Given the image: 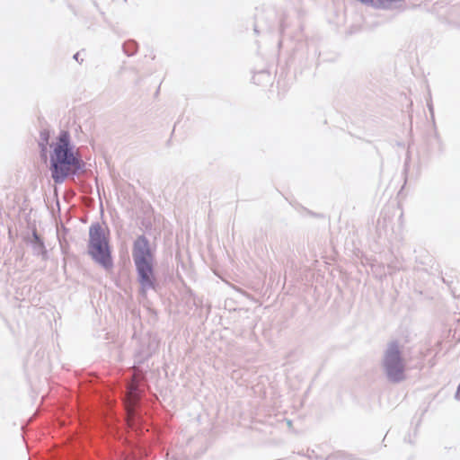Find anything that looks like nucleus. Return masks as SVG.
Listing matches in <instances>:
<instances>
[{
    "label": "nucleus",
    "mask_w": 460,
    "mask_h": 460,
    "mask_svg": "<svg viewBox=\"0 0 460 460\" xmlns=\"http://www.w3.org/2000/svg\"><path fill=\"white\" fill-rule=\"evenodd\" d=\"M89 253L106 269H111L112 260L111 256L108 234L100 225H93L89 231Z\"/></svg>",
    "instance_id": "f03ea898"
},
{
    "label": "nucleus",
    "mask_w": 460,
    "mask_h": 460,
    "mask_svg": "<svg viewBox=\"0 0 460 460\" xmlns=\"http://www.w3.org/2000/svg\"><path fill=\"white\" fill-rule=\"evenodd\" d=\"M138 400L139 392L137 389V385L136 383V377H134L131 384L128 387V393L125 400V407L128 414V424L130 427L133 426L134 407L136 406Z\"/></svg>",
    "instance_id": "39448f33"
},
{
    "label": "nucleus",
    "mask_w": 460,
    "mask_h": 460,
    "mask_svg": "<svg viewBox=\"0 0 460 460\" xmlns=\"http://www.w3.org/2000/svg\"><path fill=\"white\" fill-rule=\"evenodd\" d=\"M50 170L55 182L63 181L70 173L81 167V160L76 150L70 145L69 134L62 131L52 146Z\"/></svg>",
    "instance_id": "f257e3e1"
},
{
    "label": "nucleus",
    "mask_w": 460,
    "mask_h": 460,
    "mask_svg": "<svg viewBox=\"0 0 460 460\" xmlns=\"http://www.w3.org/2000/svg\"><path fill=\"white\" fill-rule=\"evenodd\" d=\"M139 276V282L141 284V292L146 295L149 288L155 287V277L153 272L152 261H144L135 263Z\"/></svg>",
    "instance_id": "20e7f679"
},
{
    "label": "nucleus",
    "mask_w": 460,
    "mask_h": 460,
    "mask_svg": "<svg viewBox=\"0 0 460 460\" xmlns=\"http://www.w3.org/2000/svg\"><path fill=\"white\" fill-rule=\"evenodd\" d=\"M133 259L135 263L152 261V254L149 249V243L144 236L138 237L133 248Z\"/></svg>",
    "instance_id": "423d86ee"
},
{
    "label": "nucleus",
    "mask_w": 460,
    "mask_h": 460,
    "mask_svg": "<svg viewBox=\"0 0 460 460\" xmlns=\"http://www.w3.org/2000/svg\"><path fill=\"white\" fill-rule=\"evenodd\" d=\"M455 396H456V398L457 400H460V383H459V385H458V387H457V390H456V395H455Z\"/></svg>",
    "instance_id": "0eeeda50"
},
{
    "label": "nucleus",
    "mask_w": 460,
    "mask_h": 460,
    "mask_svg": "<svg viewBox=\"0 0 460 460\" xmlns=\"http://www.w3.org/2000/svg\"><path fill=\"white\" fill-rule=\"evenodd\" d=\"M384 365L386 374L392 381L398 382L404 378L405 365L397 344L392 343L388 347Z\"/></svg>",
    "instance_id": "7ed1b4c3"
}]
</instances>
